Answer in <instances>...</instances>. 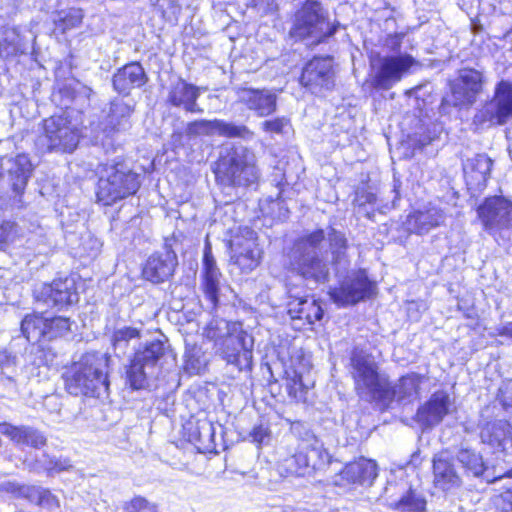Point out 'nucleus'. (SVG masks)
<instances>
[{
    "label": "nucleus",
    "mask_w": 512,
    "mask_h": 512,
    "mask_svg": "<svg viewBox=\"0 0 512 512\" xmlns=\"http://www.w3.org/2000/svg\"><path fill=\"white\" fill-rule=\"evenodd\" d=\"M355 389L360 398L378 400L386 405L393 401L411 403L419 397L425 377L417 373L402 376L394 385L377 372L376 364L365 354L354 351L351 356Z\"/></svg>",
    "instance_id": "nucleus-1"
},
{
    "label": "nucleus",
    "mask_w": 512,
    "mask_h": 512,
    "mask_svg": "<svg viewBox=\"0 0 512 512\" xmlns=\"http://www.w3.org/2000/svg\"><path fill=\"white\" fill-rule=\"evenodd\" d=\"M110 356L101 352H86L65 374L69 394L100 397L108 391L107 368Z\"/></svg>",
    "instance_id": "nucleus-2"
},
{
    "label": "nucleus",
    "mask_w": 512,
    "mask_h": 512,
    "mask_svg": "<svg viewBox=\"0 0 512 512\" xmlns=\"http://www.w3.org/2000/svg\"><path fill=\"white\" fill-rule=\"evenodd\" d=\"M326 233L315 230L299 238L289 254L290 269L307 280L316 283L326 282L329 278V262L322 251Z\"/></svg>",
    "instance_id": "nucleus-3"
},
{
    "label": "nucleus",
    "mask_w": 512,
    "mask_h": 512,
    "mask_svg": "<svg viewBox=\"0 0 512 512\" xmlns=\"http://www.w3.org/2000/svg\"><path fill=\"white\" fill-rule=\"evenodd\" d=\"M139 175L125 161H113L103 166L98 181L97 198L104 205H111L137 192Z\"/></svg>",
    "instance_id": "nucleus-4"
},
{
    "label": "nucleus",
    "mask_w": 512,
    "mask_h": 512,
    "mask_svg": "<svg viewBox=\"0 0 512 512\" xmlns=\"http://www.w3.org/2000/svg\"><path fill=\"white\" fill-rule=\"evenodd\" d=\"M33 169L29 156L24 153L0 159V200L3 204H22V197Z\"/></svg>",
    "instance_id": "nucleus-5"
},
{
    "label": "nucleus",
    "mask_w": 512,
    "mask_h": 512,
    "mask_svg": "<svg viewBox=\"0 0 512 512\" xmlns=\"http://www.w3.org/2000/svg\"><path fill=\"white\" fill-rule=\"evenodd\" d=\"M217 175L227 185L249 187L258 182L261 172L255 153L245 146H237L220 158Z\"/></svg>",
    "instance_id": "nucleus-6"
},
{
    "label": "nucleus",
    "mask_w": 512,
    "mask_h": 512,
    "mask_svg": "<svg viewBox=\"0 0 512 512\" xmlns=\"http://www.w3.org/2000/svg\"><path fill=\"white\" fill-rule=\"evenodd\" d=\"M336 29L330 25L327 12L317 0H306L295 13L291 35L299 39H312L319 43L332 36Z\"/></svg>",
    "instance_id": "nucleus-7"
},
{
    "label": "nucleus",
    "mask_w": 512,
    "mask_h": 512,
    "mask_svg": "<svg viewBox=\"0 0 512 512\" xmlns=\"http://www.w3.org/2000/svg\"><path fill=\"white\" fill-rule=\"evenodd\" d=\"M165 353L163 341L155 340L135 352L126 371V380L134 390L146 389L156 379L159 361Z\"/></svg>",
    "instance_id": "nucleus-8"
},
{
    "label": "nucleus",
    "mask_w": 512,
    "mask_h": 512,
    "mask_svg": "<svg viewBox=\"0 0 512 512\" xmlns=\"http://www.w3.org/2000/svg\"><path fill=\"white\" fill-rule=\"evenodd\" d=\"M80 137V129L67 116L54 115L43 121V134L38 141L49 152L72 153Z\"/></svg>",
    "instance_id": "nucleus-9"
},
{
    "label": "nucleus",
    "mask_w": 512,
    "mask_h": 512,
    "mask_svg": "<svg viewBox=\"0 0 512 512\" xmlns=\"http://www.w3.org/2000/svg\"><path fill=\"white\" fill-rule=\"evenodd\" d=\"M512 118V83L498 82L491 100L487 101L473 117V124L479 128L505 125Z\"/></svg>",
    "instance_id": "nucleus-10"
},
{
    "label": "nucleus",
    "mask_w": 512,
    "mask_h": 512,
    "mask_svg": "<svg viewBox=\"0 0 512 512\" xmlns=\"http://www.w3.org/2000/svg\"><path fill=\"white\" fill-rule=\"evenodd\" d=\"M415 64L416 60L407 53L378 57L371 63L370 85L377 90H389Z\"/></svg>",
    "instance_id": "nucleus-11"
},
{
    "label": "nucleus",
    "mask_w": 512,
    "mask_h": 512,
    "mask_svg": "<svg viewBox=\"0 0 512 512\" xmlns=\"http://www.w3.org/2000/svg\"><path fill=\"white\" fill-rule=\"evenodd\" d=\"M254 339L241 328L219 342L216 348L218 354L226 363L238 372L251 370Z\"/></svg>",
    "instance_id": "nucleus-12"
},
{
    "label": "nucleus",
    "mask_w": 512,
    "mask_h": 512,
    "mask_svg": "<svg viewBox=\"0 0 512 512\" xmlns=\"http://www.w3.org/2000/svg\"><path fill=\"white\" fill-rule=\"evenodd\" d=\"M477 213L484 229L494 237L512 228V201L503 196L486 198Z\"/></svg>",
    "instance_id": "nucleus-13"
},
{
    "label": "nucleus",
    "mask_w": 512,
    "mask_h": 512,
    "mask_svg": "<svg viewBox=\"0 0 512 512\" xmlns=\"http://www.w3.org/2000/svg\"><path fill=\"white\" fill-rule=\"evenodd\" d=\"M34 297L37 303L63 310L78 302L75 279L72 277L58 278L49 284H42L35 288Z\"/></svg>",
    "instance_id": "nucleus-14"
},
{
    "label": "nucleus",
    "mask_w": 512,
    "mask_h": 512,
    "mask_svg": "<svg viewBox=\"0 0 512 512\" xmlns=\"http://www.w3.org/2000/svg\"><path fill=\"white\" fill-rule=\"evenodd\" d=\"M373 284L364 271L349 274L339 287L331 288L330 298L339 306L355 304L370 296Z\"/></svg>",
    "instance_id": "nucleus-15"
},
{
    "label": "nucleus",
    "mask_w": 512,
    "mask_h": 512,
    "mask_svg": "<svg viewBox=\"0 0 512 512\" xmlns=\"http://www.w3.org/2000/svg\"><path fill=\"white\" fill-rule=\"evenodd\" d=\"M220 135L225 137H239L244 140H251L254 136L245 125H236L223 120H196L190 122L186 127V135L189 137Z\"/></svg>",
    "instance_id": "nucleus-16"
},
{
    "label": "nucleus",
    "mask_w": 512,
    "mask_h": 512,
    "mask_svg": "<svg viewBox=\"0 0 512 512\" xmlns=\"http://www.w3.org/2000/svg\"><path fill=\"white\" fill-rule=\"evenodd\" d=\"M483 75L474 69H463L451 87L452 104L458 106H471L477 96L482 92Z\"/></svg>",
    "instance_id": "nucleus-17"
},
{
    "label": "nucleus",
    "mask_w": 512,
    "mask_h": 512,
    "mask_svg": "<svg viewBox=\"0 0 512 512\" xmlns=\"http://www.w3.org/2000/svg\"><path fill=\"white\" fill-rule=\"evenodd\" d=\"M300 82L313 93L318 89H330L334 84L333 61L331 57H315L303 68Z\"/></svg>",
    "instance_id": "nucleus-18"
},
{
    "label": "nucleus",
    "mask_w": 512,
    "mask_h": 512,
    "mask_svg": "<svg viewBox=\"0 0 512 512\" xmlns=\"http://www.w3.org/2000/svg\"><path fill=\"white\" fill-rule=\"evenodd\" d=\"M452 400L443 390L434 392L416 413V421L425 428L438 425L450 413Z\"/></svg>",
    "instance_id": "nucleus-19"
},
{
    "label": "nucleus",
    "mask_w": 512,
    "mask_h": 512,
    "mask_svg": "<svg viewBox=\"0 0 512 512\" xmlns=\"http://www.w3.org/2000/svg\"><path fill=\"white\" fill-rule=\"evenodd\" d=\"M236 95L238 101L258 117H267L277 109V96L271 90L240 87Z\"/></svg>",
    "instance_id": "nucleus-20"
},
{
    "label": "nucleus",
    "mask_w": 512,
    "mask_h": 512,
    "mask_svg": "<svg viewBox=\"0 0 512 512\" xmlns=\"http://www.w3.org/2000/svg\"><path fill=\"white\" fill-rule=\"evenodd\" d=\"M294 439H287L277 450V470L281 476H305L308 474L300 448L295 446Z\"/></svg>",
    "instance_id": "nucleus-21"
},
{
    "label": "nucleus",
    "mask_w": 512,
    "mask_h": 512,
    "mask_svg": "<svg viewBox=\"0 0 512 512\" xmlns=\"http://www.w3.org/2000/svg\"><path fill=\"white\" fill-rule=\"evenodd\" d=\"M177 266V256L174 251L165 249L163 252L151 255L143 268L145 279L153 283L168 280Z\"/></svg>",
    "instance_id": "nucleus-22"
},
{
    "label": "nucleus",
    "mask_w": 512,
    "mask_h": 512,
    "mask_svg": "<svg viewBox=\"0 0 512 512\" xmlns=\"http://www.w3.org/2000/svg\"><path fill=\"white\" fill-rule=\"evenodd\" d=\"M444 221V212L440 208L429 205L422 210L410 213L404 222V227L410 233L423 235L440 226Z\"/></svg>",
    "instance_id": "nucleus-23"
},
{
    "label": "nucleus",
    "mask_w": 512,
    "mask_h": 512,
    "mask_svg": "<svg viewBox=\"0 0 512 512\" xmlns=\"http://www.w3.org/2000/svg\"><path fill=\"white\" fill-rule=\"evenodd\" d=\"M199 96L200 88L178 79L171 84L167 100L172 106L182 108L186 112L202 113L203 109L196 102Z\"/></svg>",
    "instance_id": "nucleus-24"
},
{
    "label": "nucleus",
    "mask_w": 512,
    "mask_h": 512,
    "mask_svg": "<svg viewBox=\"0 0 512 512\" xmlns=\"http://www.w3.org/2000/svg\"><path fill=\"white\" fill-rule=\"evenodd\" d=\"M221 276L222 274L216 265L211 246L206 242L203 255L202 287L206 298L213 307H216L219 301Z\"/></svg>",
    "instance_id": "nucleus-25"
},
{
    "label": "nucleus",
    "mask_w": 512,
    "mask_h": 512,
    "mask_svg": "<svg viewBox=\"0 0 512 512\" xmlns=\"http://www.w3.org/2000/svg\"><path fill=\"white\" fill-rule=\"evenodd\" d=\"M147 81L144 68L138 62L126 64L112 78L114 90L123 95H129L132 89L142 87Z\"/></svg>",
    "instance_id": "nucleus-26"
},
{
    "label": "nucleus",
    "mask_w": 512,
    "mask_h": 512,
    "mask_svg": "<svg viewBox=\"0 0 512 512\" xmlns=\"http://www.w3.org/2000/svg\"><path fill=\"white\" fill-rule=\"evenodd\" d=\"M134 102L115 98L110 102L109 112L103 132L108 136L113 132L125 131L130 127V118L134 112Z\"/></svg>",
    "instance_id": "nucleus-27"
},
{
    "label": "nucleus",
    "mask_w": 512,
    "mask_h": 512,
    "mask_svg": "<svg viewBox=\"0 0 512 512\" xmlns=\"http://www.w3.org/2000/svg\"><path fill=\"white\" fill-rule=\"evenodd\" d=\"M0 433L9 437L17 445L39 449L46 444L45 436L28 426L17 427L9 423H0Z\"/></svg>",
    "instance_id": "nucleus-28"
},
{
    "label": "nucleus",
    "mask_w": 512,
    "mask_h": 512,
    "mask_svg": "<svg viewBox=\"0 0 512 512\" xmlns=\"http://www.w3.org/2000/svg\"><path fill=\"white\" fill-rule=\"evenodd\" d=\"M299 448L308 474H310L311 471L322 469L330 463L329 453L323 447L322 442L315 437L303 441L299 445Z\"/></svg>",
    "instance_id": "nucleus-29"
},
{
    "label": "nucleus",
    "mask_w": 512,
    "mask_h": 512,
    "mask_svg": "<svg viewBox=\"0 0 512 512\" xmlns=\"http://www.w3.org/2000/svg\"><path fill=\"white\" fill-rule=\"evenodd\" d=\"M434 483L442 490L448 491L461 485V478L453 463L442 454L433 460Z\"/></svg>",
    "instance_id": "nucleus-30"
},
{
    "label": "nucleus",
    "mask_w": 512,
    "mask_h": 512,
    "mask_svg": "<svg viewBox=\"0 0 512 512\" xmlns=\"http://www.w3.org/2000/svg\"><path fill=\"white\" fill-rule=\"evenodd\" d=\"M377 465L374 461L361 458L346 465L343 476L352 483L370 486L377 477Z\"/></svg>",
    "instance_id": "nucleus-31"
},
{
    "label": "nucleus",
    "mask_w": 512,
    "mask_h": 512,
    "mask_svg": "<svg viewBox=\"0 0 512 512\" xmlns=\"http://www.w3.org/2000/svg\"><path fill=\"white\" fill-rule=\"evenodd\" d=\"M231 246L233 251L231 259L241 270L249 272L257 267L260 253L252 239L247 240L245 244L232 240Z\"/></svg>",
    "instance_id": "nucleus-32"
},
{
    "label": "nucleus",
    "mask_w": 512,
    "mask_h": 512,
    "mask_svg": "<svg viewBox=\"0 0 512 512\" xmlns=\"http://www.w3.org/2000/svg\"><path fill=\"white\" fill-rule=\"evenodd\" d=\"M140 333V330L135 327L122 326L115 328L110 336L114 355L119 358L126 355L130 345L140 339Z\"/></svg>",
    "instance_id": "nucleus-33"
},
{
    "label": "nucleus",
    "mask_w": 512,
    "mask_h": 512,
    "mask_svg": "<svg viewBox=\"0 0 512 512\" xmlns=\"http://www.w3.org/2000/svg\"><path fill=\"white\" fill-rule=\"evenodd\" d=\"M189 441L209 449L215 446L216 425L208 419H199L189 423Z\"/></svg>",
    "instance_id": "nucleus-34"
},
{
    "label": "nucleus",
    "mask_w": 512,
    "mask_h": 512,
    "mask_svg": "<svg viewBox=\"0 0 512 512\" xmlns=\"http://www.w3.org/2000/svg\"><path fill=\"white\" fill-rule=\"evenodd\" d=\"M21 331L30 343H39L46 340L45 317L41 314H30L25 316L21 322Z\"/></svg>",
    "instance_id": "nucleus-35"
},
{
    "label": "nucleus",
    "mask_w": 512,
    "mask_h": 512,
    "mask_svg": "<svg viewBox=\"0 0 512 512\" xmlns=\"http://www.w3.org/2000/svg\"><path fill=\"white\" fill-rule=\"evenodd\" d=\"M20 496L44 508L52 509L59 506L58 499L48 489L36 486H21L18 488Z\"/></svg>",
    "instance_id": "nucleus-36"
},
{
    "label": "nucleus",
    "mask_w": 512,
    "mask_h": 512,
    "mask_svg": "<svg viewBox=\"0 0 512 512\" xmlns=\"http://www.w3.org/2000/svg\"><path fill=\"white\" fill-rule=\"evenodd\" d=\"M509 432V424L505 420H493L480 424V438L483 443L500 445Z\"/></svg>",
    "instance_id": "nucleus-37"
},
{
    "label": "nucleus",
    "mask_w": 512,
    "mask_h": 512,
    "mask_svg": "<svg viewBox=\"0 0 512 512\" xmlns=\"http://www.w3.org/2000/svg\"><path fill=\"white\" fill-rule=\"evenodd\" d=\"M456 458L466 473L474 477L481 476L486 469L482 455L473 449L460 448Z\"/></svg>",
    "instance_id": "nucleus-38"
},
{
    "label": "nucleus",
    "mask_w": 512,
    "mask_h": 512,
    "mask_svg": "<svg viewBox=\"0 0 512 512\" xmlns=\"http://www.w3.org/2000/svg\"><path fill=\"white\" fill-rule=\"evenodd\" d=\"M22 38L15 28H7L0 33V56L10 58L24 52Z\"/></svg>",
    "instance_id": "nucleus-39"
},
{
    "label": "nucleus",
    "mask_w": 512,
    "mask_h": 512,
    "mask_svg": "<svg viewBox=\"0 0 512 512\" xmlns=\"http://www.w3.org/2000/svg\"><path fill=\"white\" fill-rule=\"evenodd\" d=\"M331 254L333 256V263L336 267L346 269L348 266V259L346 255L347 240L339 231L334 228H329L327 233Z\"/></svg>",
    "instance_id": "nucleus-40"
},
{
    "label": "nucleus",
    "mask_w": 512,
    "mask_h": 512,
    "mask_svg": "<svg viewBox=\"0 0 512 512\" xmlns=\"http://www.w3.org/2000/svg\"><path fill=\"white\" fill-rule=\"evenodd\" d=\"M242 325L240 323H230L224 319L212 320L205 329V336L215 342V347H218L219 342L231 335L232 332L238 331Z\"/></svg>",
    "instance_id": "nucleus-41"
},
{
    "label": "nucleus",
    "mask_w": 512,
    "mask_h": 512,
    "mask_svg": "<svg viewBox=\"0 0 512 512\" xmlns=\"http://www.w3.org/2000/svg\"><path fill=\"white\" fill-rule=\"evenodd\" d=\"M389 506L397 512H425L426 500L410 489L398 501L390 503Z\"/></svg>",
    "instance_id": "nucleus-42"
},
{
    "label": "nucleus",
    "mask_w": 512,
    "mask_h": 512,
    "mask_svg": "<svg viewBox=\"0 0 512 512\" xmlns=\"http://www.w3.org/2000/svg\"><path fill=\"white\" fill-rule=\"evenodd\" d=\"M71 467L72 465L68 458L55 457L43 453L41 457L36 460V464L33 469L37 472L45 471L47 474L52 475L68 471Z\"/></svg>",
    "instance_id": "nucleus-43"
},
{
    "label": "nucleus",
    "mask_w": 512,
    "mask_h": 512,
    "mask_svg": "<svg viewBox=\"0 0 512 512\" xmlns=\"http://www.w3.org/2000/svg\"><path fill=\"white\" fill-rule=\"evenodd\" d=\"M46 340L50 341L58 337L66 336L71 330V321L67 317L58 316L45 318Z\"/></svg>",
    "instance_id": "nucleus-44"
},
{
    "label": "nucleus",
    "mask_w": 512,
    "mask_h": 512,
    "mask_svg": "<svg viewBox=\"0 0 512 512\" xmlns=\"http://www.w3.org/2000/svg\"><path fill=\"white\" fill-rule=\"evenodd\" d=\"M503 479H510L511 483L505 484L504 488L506 489L503 493L495 497L494 503L502 512H511L512 511V469L507 473L501 476H496L493 479H487L489 483H495L497 481Z\"/></svg>",
    "instance_id": "nucleus-45"
},
{
    "label": "nucleus",
    "mask_w": 512,
    "mask_h": 512,
    "mask_svg": "<svg viewBox=\"0 0 512 512\" xmlns=\"http://www.w3.org/2000/svg\"><path fill=\"white\" fill-rule=\"evenodd\" d=\"M492 160L484 155H477L472 162V175L478 184H485L490 176L492 169Z\"/></svg>",
    "instance_id": "nucleus-46"
},
{
    "label": "nucleus",
    "mask_w": 512,
    "mask_h": 512,
    "mask_svg": "<svg viewBox=\"0 0 512 512\" xmlns=\"http://www.w3.org/2000/svg\"><path fill=\"white\" fill-rule=\"evenodd\" d=\"M206 366L201 350L193 348L185 353V369L192 374H200Z\"/></svg>",
    "instance_id": "nucleus-47"
},
{
    "label": "nucleus",
    "mask_w": 512,
    "mask_h": 512,
    "mask_svg": "<svg viewBox=\"0 0 512 512\" xmlns=\"http://www.w3.org/2000/svg\"><path fill=\"white\" fill-rule=\"evenodd\" d=\"M323 317V310L315 299H307L306 304L300 309V320L304 319L308 324H314Z\"/></svg>",
    "instance_id": "nucleus-48"
},
{
    "label": "nucleus",
    "mask_w": 512,
    "mask_h": 512,
    "mask_svg": "<svg viewBox=\"0 0 512 512\" xmlns=\"http://www.w3.org/2000/svg\"><path fill=\"white\" fill-rule=\"evenodd\" d=\"M290 127V119L282 116L265 120L261 123V129L270 134H283Z\"/></svg>",
    "instance_id": "nucleus-49"
},
{
    "label": "nucleus",
    "mask_w": 512,
    "mask_h": 512,
    "mask_svg": "<svg viewBox=\"0 0 512 512\" xmlns=\"http://www.w3.org/2000/svg\"><path fill=\"white\" fill-rule=\"evenodd\" d=\"M83 20V13L80 9H70L59 19V27L63 31L80 26Z\"/></svg>",
    "instance_id": "nucleus-50"
},
{
    "label": "nucleus",
    "mask_w": 512,
    "mask_h": 512,
    "mask_svg": "<svg viewBox=\"0 0 512 512\" xmlns=\"http://www.w3.org/2000/svg\"><path fill=\"white\" fill-rule=\"evenodd\" d=\"M287 388L289 395L293 397L295 400L305 401L307 388L303 384L302 377L300 375L296 374L288 383Z\"/></svg>",
    "instance_id": "nucleus-51"
},
{
    "label": "nucleus",
    "mask_w": 512,
    "mask_h": 512,
    "mask_svg": "<svg viewBox=\"0 0 512 512\" xmlns=\"http://www.w3.org/2000/svg\"><path fill=\"white\" fill-rule=\"evenodd\" d=\"M17 370L12 371L11 373L0 372V387L4 390V392L8 395H13L18 392V383H17Z\"/></svg>",
    "instance_id": "nucleus-52"
},
{
    "label": "nucleus",
    "mask_w": 512,
    "mask_h": 512,
    "mask_svg": "<svg viewBox=\"0 0 512 512\" xmlns=\"http://www.w3.org/2000/svg\"><path fill=\"white\" fill-rule=\"evenodd\" d=\"M124 509L127 512H154L156 506L149 503L145 498L138 496L127 502Z\"/></svg>",
    "instance_id": "nucleus-53"
},
{
    "label": "nucleus",
    "mask_w": 512,
    "mask_h": 512,
    "mask_svg": "<svg viewBox=\"0 0 512 512\" xmlns=\"http://www.w3.org/2000/svg\"><path fill=\"white\" fill-rule=\"evenodd\" d=\"M249 436L251 437L252 442H254L258 445H263V444H268V442L270 441L271 432H270L268 426L259 424V425H256L253 427Z\"/></svg>",
    "instance_id": "nucleus-54"
},
{
    "label": "nucleus",
    "mask_w": 512,
    "mask_h": 512,
    "mask_svg": "<svg viewBox=\"0 0 512 512\" xmlns=\"http://www.w3.org/2000/svg\"><path fill=\"white\" fill-rule=\"evenodd\" d=\"M17 370V357L7 350L0 351V372L11 373Z\"/></svg>",
    "instance_id": "nucleus-55"
},
{
    "label": "nucleus",
    "mask_w": 512,
    "mask_h": 512,
    "mask_svg": "<svg viewBox=\"0 0 512 512\" xmlns=\"http://www.w3.org/2000/svg\"><path fill=\"white\" fill-rule=\"evenodd\" d=\"M288 303V313L292 319H300V309L304 307L308 298L293 297Z\"/></svg>",
    "instance_id": "nucleus-56"
},
{
    "label": "nucleus",
    "mask_w": 512,
    "mask_h": 512,
    "mask_svg": "<svg viewBox=\"0 0 512 512\" xmlns=\"http://www.w3.org/2000/svg\"><path fill=\"white\" fill-rule=\"evenodd\" d=\"M9 223L0 225V247L7 241L8 239V229Z\"/></svg>",
    "instance_id": "nucleus-57"
},
{
    "label": "nucleus",
    "mask_w": 512,
    "mask_h": 512,
    "mask_svg": "<svg viewBox=\"0 0 512 512\" xmlns=\"http://www.w3.org/2000/svg\"><path fill=\"white\" fill-rule=\"evenodd\" d=\"M499 334L503 336H508L512 338V322L504 325L500 330Z\"/></svg>",
    "instance_id": "nucleus-58"
},
{
    "label": "nucleus",
    "mask_w": 512,
    "mask_h": 512,
    "mask_svg": "<svg viewBox=\"0 0 512 512\" xmlns=\"http://www.w3.org/2000/svg\"><path fill=\"white\" fill-rule=\"evenodd\" d=\"M84 89H85V94L87 96H89L91 94L92 90L90 88H88V87H85Z\"/></svg>",
    "instance_id": "nucleus-59"
},
{
    "label": "nucleus",
    "mask_w": 512,
    "mask_h": 512,
    "mask_svg": "<svg viewBox=\"0 0 512 512\" xmlns=\"http://www.w3.org/2000/svg\"><path fill=\"white\" fill-rule=\"evenodd\" d=\"M154 512H157V510H155Z\"/></svg>",
    "instance_id": "nucleus-60"
}]
</instances>
